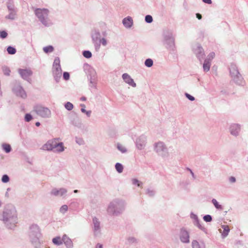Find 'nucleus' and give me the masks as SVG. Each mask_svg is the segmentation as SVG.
<instances>
[{
    "instance_id": "obj_1",
    "label": "nucleus",
    "mask_w": 248,
    "mask_h": 248,
    "mask_svg": "<svg viewBox=\"0 0 248 248\" xmlns=\"http://www.w3.org/2000/svg\"><path fill=\"white\" fill-rule=\"evenodd\" d=\"M48 10L46 9H37L35 14L40 20L45 25H46V19L47 17Z\"/></svg>"
},
{
    "instance_id": "obj_2",
    "label": "nucleus",
    "mask_w": 248,
    "mask_h": 248,
    "mask_svg": "<svg viewBox=\"0 0 248 248\" xmlns=\"http://www.w3.org/2000/svg\"><path fill=\"white\" fill-rule=\"evenodd\" d=\"M34 110L38 115L43 118L49 117L51 115V111L47 108L37 106Z\"/></svg>"
},
{
    "instance_id": "obj_3",
    "label": "nucleus",
    "mask_w": 248,
    "mask_h": 248,
    "mask_svg": "<svg viewBox=\"0 0 248 248\" xmlns=\"http://www.w3.org/2000/svg\"><path fill=\"white\" fill-rule=\"evenodd\" d=\"M52 71L54 74L56 76H61L62 74V69L60 65V60L59 58H56L53 64Z\"/></svg>"
},
{
    "instance_id": "obj_4",
    "label": "nucleus",
    "mask_w": 248,
    "mask_h": 248,
    "mask_svg": "<svg viewBox=\"0 0 248 248\" xmlns=\"http://www.w3.org/2000/svg\"><path fill=\"white\" fill-rule=\"evenodd\" d=\"M58 140L57 139H53L48 140L46 144H45L42 149L44 150L50 151L55 148L56 146V141Z\"/></svg>"
},
{
    "instance_id": "obj_5",
    "label": "nucleus",
    "mask_w": 248,
    "mask_h": 248,
    "mask_svg": "<svg viewBox=\"0 0 248 248\" xmlns=\"http://www.w3.org/2000/svg\"><path fill=\"white\" fill-rule=\"evenodd\" d=\"M18 72L22 77V78L24 79H27L29 77H30L32 74V72L30 69H19L18 70Z\"/></svg>"
},
{
    "instance_id": "obj_6",
    "label": "nucleus",
    "mask_w": 248,
    "mask_h": 248,
    "mask_svg": "<svg viewBox=\"0 0 248 248\" xmlns=\"http://www.w3.org/2000/svg\"><path fill=\"white\" fill-rule=\"evenodd\" d=\"M180 239L184 243H188L189 242V236L188 232L185 230L182 229L181 231Z\"/></svg>"
},
{
    "instance_id": "obj_7",
    "label": "nucleus",
    "mask_w": 248,
    "mask_h": 248,
    "mask_svg": "<svg viewBox=\"0 0 248 248\" xmlns=\"http://www.w3.org/2000/svg\"><path fill=\"white\" fill-rule=\"evenodd\" d=\"M123 78L125 82L127 83L132 87L136 86V83L134 82L133 79L127 74H124L123 75Z\"/></svg>"
},
{
    "instance_id": "obj_8",
    "label": "nucleus",
    "mask_w": 248,
    "mask_h": 248,
    "mask_svg": "<svg viewBox=\"0 0 248 248\" xmlns=\"http://www.w3.org/2000/svg\"><path fill=\"white\" fill-rule=\"evenodd\" d=\"M123 23L125 27L130 28L133 25V20L131 17L128 16L123 19Z\"/></svg>"
},
{
    "instance_id": "obj_9",
    "label": "nucleus",
    "mask_w": 248,
    "mask_h": 248,
    "mask_svg": "<svg viewBox=\"0 0 248 248\" xmlns=\"http://www.w3.org/2000/svg\"><path fill=\"white\" fill-rule=\"evenodd\" d=\"M221 228L223 229V231H221V229H220V232L222 233V235L225 237H226L230 232V228L229 226L224 225L221 226Z\"/></svg>"
},
{
    "instance_id": "obj_10",
    "label": "nucleus",
    "mask_w": 248,
    "mask_h": 248,
    "mask_svg": "<svg viewBox=\"0 0 248 248\" xmlns=\"http://www.w3.org/2000/svg\"><path fill=\"white\" fill-rule=\"evenodd\" d=\"M66 192V190L63 188H61L60 190L57 189H53L51 193L55 196H62L63 194H65Z\"/></svg>"
},
{
    "instance_id": "obj_11",
    "label": "nucleus",
    "mask_w": 248,
    "mask_h": 248,
    "mask_svg": "<svg viewBox=\"0 0 248 248\" xmlns=\"http://www.w3.org/2000/svg\"><path fill=\"white\" fill-rule=\"evenodd\" d=\"M239 130L240 127L238 124H233L231 127V133L232 135H236Z\"/></svg>"
},
{
    "instance_id": "obj_12",
    "label": "nucleus",
    "mask_w": 248,
    "mask_h": 248,
    "mask_svg": "<svg viewBox=\"0 0 248 248\" xmlns=\"http://www.w3.org/2000/svg\"><path fill=\"white\" fill-rule=\"evenodd\" d=\"M62 243L63 242L66 245L70 247L72 245V242L71 240L66 236V235H64L62 239Z\"/></svg>"
},
{
    "instance_id": "obj_13",
    "label": "nucleus",
    "mask_w": 248,
    "mask_h": 248,
    "mask_svg": "<svg viewBox=\"0 0 248 248\" xmlns=\"http://www.w3.org/2000/svg\"><path fill=\"white\" fill-rule=\"evenodd\" d=\"M56 149V151L58 152H62L64 150V146L63 145V143H58V141H56V146L55 147V148Z\"/></svg>"
},
{
    "instance_id": "obj_14",
    "label": "nucleus",
    "mask_w": 248,
    "mask_h": 248,
    "mask_svg": "<svg viewBox=\"0 0 248 248\" xmlns=\"http://www.w3.org/2000/svg\"><path fill=\"white\" fill-rule=\"evenodd\" d=\"M210 62L208 61L207 60H205L204 61L203 68L204 71H208L210 69Z\"/></svg>"
},
{
    "instance_id": "obj_15",
    "label": "nucleus",
    "mask_w": 248,
    "mask_h": 248,
    "mask_svg": "<svg viewBox=\"0 0 248 248\" xmlns=\"http://www.w3.org/2000/svg\"><path fill=\"white\" fill-rule=\"evenodd\" d=\"M53 243L57 245H60L62 244V239L60 237H56L52 239Z\"/></svg>"
},
{
    "instance_id": "obj_16",
    "label": "nucleus",
    "mask_w": 248,
    "mask_h": 248,
    "mask_svg": "<svg viewBox=\"0 0 248 248\" xmlns=\"http://www.w3.org/2000/svg\"><path fill=\"white\" fill-rule=\"evenodd\" d=\"M212 203L214 205V206L216 207V208L217 209L219 210H222L223 208L221 205L219 204V203L217 202V201L216 199H213Z\"/></svg>"
},
{
    "instance_id": "obj_17",
    "label": "nucleus",
    "mask_w": 248,
    "mask_h": 248,
    "mask_svg": "<svg viewBox=\"0 0 248 248\" xmlns=\"http://www.w3.org/2000/svg\"><path fill=\"white\" fill-rule=\"evenodd\" d=\"M164 149V145L162 143L159 142L156 145V152H159L160 151H163Z\"/></svg>"
},
{
    "instance_id": "obj_18",
    "label": "nucleus",
    "mask_w": 248,
    "mask_h": 248,
    "mask_svg": "<svg viewBox=\"0 0 248 248\" xmlns=\"http://www.w3.org/2000/svg\"><path fill=\"white\" fill-rule=\"evenodd\" d=\"M53 50H54V48H53V46H46L43 48L44 51L46 53H47L49 52H51L53 51Z\"/></svg>"
},
{
    "instance_id": "obj_19",
    "label": "nucleus",
    "mask_w": 248,
    "mask_h": 248,
    "mask_svg": "<svg viewBox=\"0 0 248 248\" xmlns=\"http://www.w3.org/2000/svg\"><path fill=\"white\" fill-rule=\"evenodd\" d=\"M115 168L116 170L120 173L123 171V167L121 164L119 163H116L115 165Z\"/></svg>"
},
{
    "instance_id": "obj_20",
    "label": "nucleus",
    "mask_w": 248,
    "mask_h": 248,
    "mask_svg": "<svg viewBox=\"0 0 248 248\" xmlns=\"http://www.w3.org/2000/svg\"><path fill=\"white\" fill-rule=\"evenodd\" d=\"M7 50L8 53L10 54H14L16 52V49L14 47L12 46H9L7 48Z\"/></svg>"
},
{
    "instance_id": "obj_21",
    "label": "nucleus",
    "mask_w": 248,
    "mask_h": 248,
    "mask_svg": "<svg viewBox=\"0 0 248 248\" xmlns=\"http://www.w3.org/2000/svg\"><path fill=\"white\" fill-rule=\"evenodd\" d=\"M153 62L151 59H147L145 62V64L147 67H151L153 65Z\"/></svg>"
},
{
    "instance_id": "obj_22",
    "label": "nucleus",
    "mask_w": 248,
    "mask_h": 248,
    "mask_svg": "<svg viewBox=\"0 0 248 248\" xmlns=\"http://www.w3.org/2000/svg\"><path fill=\"white\" fill-rule=\"evenodd\" d=\"M2 147L6 153L10 152L11 149L10 145L7 144H3Z\"/></svg>"
},
{
    "instance_id": "obj_23",
    "label": "nucleus",
    "mask_w": 248,
    "mask_h": 248,
    "mask_svg": "<svg viewBox=\"0 0 248 248\" xmlns=\"http://www.w3.org/2000/svg\"><path fill=\"white\" fill-rule=\"evenodd\" d=\"M65 108L68 110H71L73 108V105L70 102H67L65 105Z\"/></svg>"
},
{
    "instance_id": "obj_24",
    "label": "nucleus",
    "mask_w": 248,
    "mask_h": 248,
    "mask_svg": "<svg viewBox=\"0 0 248 248\" xmlns=\"http://www.w3.org/2000/svg\"><path fill=\"white\" fill-rule=\"evenodd\" d=\"M83 55L86 58H90L92 57V53L89 51H84Z\"/></svg>"
},
{
    "instance_id": "obj_25",
    "label": "nucleus",
    "mask_w": 248,
    "mask_h": 248,
    "mask_svg": "<svg viewBox=\"0 0 248 248\" xmlns=\"http://www.w3.org/2000/svg\"><path fill=\"white\" fill-rule=\"evenodd\" d=\"M117 148L122 153H125L126 151L125 147L120 144H118Z\"/></svg>"
},
{
    "instance_id": "obj_26",
    "label": "nucleus",
    "mask_w": 248,
    "mask_h": 248,
    "mask_svg": "<svg viewBox=\"0 0 248 248\" xmlns=\"http://www.w3.org/2000/svg\"><path fill=\"white\" fill-rule=\"evenodd\" d=\"M215 54L214 52H211L210 53L209 55L208 56L206 60H207L209 62H211V60L215 57Z\"/></svg>"
},
{
    "instance_id": "obj_27",
    "label": "nucleus",
    "mask_w": 248,
    "mask_h": 248,
    "mask_svg": "<svg viewBox=\"0 0 248 248\" xmlns=\"http://www.w3.org/2000/svg\"><path fill=\"white\" fill-rule=\"evenodd\" d=\"M1 180L3 183H7L9 181V178L8 175H4L2 177Z\"/></svg>"
},
{
    "instance_id": "obj_28",
    "label": "nucleus",
    "mask_w": 248,
    "mask_h": 248,
    "mask_svg": "<svg viewBox=\"0 0 248 248\" xmlns=\"http://www.w3.org/2000/svg\"><path fill=\"white\" fill-rule=\"evenodd\" d=\"M145 21L147 23H151L153 21V18L152 16L147 15L145 16Z\"/></svg>"
},
{
    "instance_id": "obj_29",
    "label": "nucleus",
    "mask_w": 248,
    "mask_h": 248,
    "mask_svg": "<svg viewBox=\"0 0 248 248\" xmlns=\"http://www.w3.org/2000/svg\"><path fill=\"white\" fill-rule=\"evenodd\" d=\"M193 248H200V245L199 243L196 241L194 240L192 243Z\"/></svg>"
},
{
    "instance_id": "obj_30",
    "label": "nucleus",
    "mask_w": 248,
    "mask_h": 248,
    "mask_svg": "<svg viewBox=\"0 0 248 248\" xmlns=\"http://www.w3.org/2000/svg\"><path fill=\"white\" fill-rule=\"evenodd\" d=\"M18 95H20L22 98L26 97V93L23 90H20Z\"/></svg>"
},
{
    "instance_id": "obj_31",
    "label": "nucleus",
    "mask_w": 248,
    "mask_h": 248,
    "mask_svg": "<svg viewBox=\"0 0 248 248\" xmlns=\"http://www.w3.org/2000/svg\"><path fill=\"white\" fill-rule=\"evenodd\" d=\"M7 36V33L5 31H0V37L1 38H5Z\"/></svg>"
},
{
    "instance_id": "obj_32",
    "label": "nucleus",
    "mask_w": 248,
    "mask_h": 248,
    "mask_svg": "<svg viewBox=\"0 0 248 248\" xmlns=\"http://www.w3.org/2000/svg\"><path fill=\"white\" fill-rule=\"evenodd\" d=\"M203 219L206 222H210L212 220V217L210 215H206L203 217Z\"/></svg>"
},
{
    "instance_id": "obj_33",
    "label": "nucleus",
    "mask_w": 248,
    "mask_h": 248,
    "mask_svg": "<svg viewBox=\"0 0 248 248\" xmlns=\"http://www.w3.org/2000/svg\"><path fill=\"white\" fill-rule=\"evenodd\" d=\"M68 209V207L66 205H64L60 208V211L62 213H64Z\"/></svg>"
},
{
    "instance_id": "obj_34",
    "label": "nucleus",
    "mask_w": 248,
    "mask_h": 248,
    "mask_svg": "<svg viewBox=\"0 0 248 248\" xmlns=\"http://www.w3.org/2000/svg\"><path fill=\"white\" fill-rule=\"evenodd\" d=\"M25 120L27 122H29L32 119V116L29 114H27L25 117Z\"/></svg>"
},
{
    "instance_id": "obj_35",
    "label": "nucleus",
    "mask_w": 248,
    "mask_h": 248,
    "mask_svg": "<svg viewBox=\"0 0 248 248\" xmlns=\"http://www.w3.org/2000/svg\"><path fill=\"white\" fill-rule=\"evenodd\" d=\"M63 76V78L65 80L69 79V77H70L69 74L68 72H64Z\"/></svg>"
},
{
    "instance_id": "obj_36",
    "label": "nucleus",
    "mask_w": 248,
    "mask_h": 248,
    "mask_svg": "<svg viewBox=\"0 0 248 248\" xmlns=\"http://www.w3.org/2000/svg\"><path fill=\"white\" fill-rule=\"evenodd\" d=\"M3 72H4V73L5 75H9L10 73V70L8 68H5L3 69Z\"/></svg>"
},
{
    "instance_id": "obj_37",
    "label": "nucleus",
    "mask_w": 248,
    "mask_h": 248,
    "mask_svg": "<svg viewBox=\"0 0 248 248\" xmlns=\"http://www.w3.org/2000/svg\"><path fill=\"white\" fill-rule=\"evenodd\" d=\"M186 95L187 97V98H188L191 101H193L195 99V98L193 96L190 95V94H189L188 93H186Z\"/></svg>"
},
{
    "instance_id": "obj_38",
    "label": "nucleus",
    "mask_w": 248,
    "mask_h": 248,
    "mask_svg": "<svg viewBox=\"0 0 248 248\" xmlns=\"http://www.w3.org/2000/svg\"><path fill=\"white\" fill-rule=\"evenodd\" d=\"M133 184L134 185H137L138 186H140V184L139 181L137 179H133Z\"/></svg>"
},
{
    "instance_id": "obj_39",
    "label": "nucleus",
    "mask_w": 248,
    "mask_h": 248,
    "mask_svg": "<svg viewBox=\"0 0 248 248\" xmlns=\"http://www.w3.org/2000/svg\"><path fill=\"white\" fill-rule=\"evenodd\" d=\"M101 42L103 46H106L107 44V41L105 38H102L101 40Z\"/></svg>"
},
{
    "instance_id": "obj_40",
    "label": "nucleus",
    "mask_w": 248,
    "mask_h": 248,
    "mask_svg": "<svg viewBox=\"0 0 248 248\" xmlns=\"http://www.w3.org/2000/svg\"><path fill=\"white\" fill-rule=\"evenodd\" d=\"M93 222H94V224L95 229V230L98 229L99 228V224L97 223V221H96V222H95L94 219L93 220Z\"/></svg>"
},
{
    "instance_id": "obj_41",
    "label": "nucleus",
    "mask_w": 248,
    "mask_h": 248,
    "mask_svg": "<svg viewBox=\"0 0 248 248\" xmlns=\"http://www.w3.org/2000/svg\"><path fill=\"white\" fill-rule=\"evenodd\" d=\"M230 181L231 183H234L235 182V178L234 177H231L230 178Z\"/></svg>"
},
{
    "instance_id": "obj_42",
    "label": "nucleus",
    "mask_w": 248,
    "mask_h": 248,
    "mask_svg": "<svg viewBox=\"0 0 248 248\" xmlns=\"http://www.w3.org/2000/svg\"><path fill=\"white\" fill-rule=\"evenodd\" d=\"M202 1L206 3L211 4L212 0H202Z\"/></svg>"
},
{
    "instance_id": "obj_43",
    "label": "nucleus",
    "mask_w": 248,
    "mask_h": 248,
    "mask_svg": "<svg viewBox=\"0 0 248 248\" xmlns=\"http://www.w3.org/2000/svg\"><path fill=\"white\" fill-rule=\"evenodd\" d=\"M81 106L83 107L82 108H81V111L83 112H86V111L85 109V106L84 105H82Z\"/></svg>"
},
{
    "instance_id": "obj_44",
    "label": "nucleus",
    "mask_w": 248,
    "mask_h": 248,
    "mask_svg": "<svg viewBox=\"0 0 248 248\" xmlns=\"http://www.w3.org/2000/svg\"><path fill=\"white\" fill-rule=\"evenodd\" d=\"M196 16L199 19H202V15L199 13L196 14Z\"/></svg>"
},
{
    "instance_id": "obj_45",
    "label": "nucleus",
    "mask_w": 248,
    "mask_h": 248,
    "mask_svg": "<svg viewBox=\"0 0 248 248\" xmlns=\"http://www.w3.org/2000/svg\"><path fill=\"white\" fill-rule=\"evenodd\" d=\"M78 143L79 144H81L82 143V142H83V141L81 139H78V140H77V141Z\"/></svg>"
},
{
    "instance_id": "obj_46",
    "label": "nucleus",
    "mask_w": 248,
    "mask_h": 248,
    "mask_svg": "<svg viewBox=\"0 0 248 248\" xmlns=\"http://www.w3.org/2000/svg\"><path fill=\"white\" fill-rule=\"evenodd\" d=\"M96 248H102V246L100 244H97L96 246Z\"/></svg>"
},
{
    "instance_id": "obj_47",
    "label": "nucleus",
    "mask_w": 248,
    "mask_h": 248,
    "mask_svg": "<svg viewBox=\"0 0 248 248\" xmlns=\"http://www.w3.org/2000/svg\"><path fill=\"white\" fill-rule=\"evenodd\" d=\"M80 99H81V100L84 101H85L86 100V98L85 97H82Z\"/></svg>"
},
{
    "instance_id": "obj_48",
    "label": "nucleus",
    "mask_w": 248,
    "mask_h": 248,
    "mask_svg": "<svg viewBox=\"0 0 248 248\" xmlns=\"http://www.w3.org/2000/svg\"><path fill=\"white\" fill-rule=\"evenodd\" d=\"M137 146L140 149H141L142 148V145H139L138 143H137Z\"/></svg>"
},
{
    "instance_id": "obj_49",
    "label": "nucleus",
    "mask_w": 248,
    "mask_h": 248,
    "mask_svg": "<svg viewBox=\"0 0 248 248\" xmlns=\"http://www.w3.org/2000/svg\"><path fill=\"white\" fill-rule=\"evenodd\" d=\"M86 113L88 116H90L91 114V111H86Z\"/></svg>"
},
{
    "instance_id": "obj_50",
    "label": "nucleus",
    "mask_w": 248,
    "mask_h": 248,
    "mask_svg": "<svg viewBox=\"0 0 248 248\" xmlns=\"http://www.w3.org/2000/svg\"><path fill=\"white\" fill-rule=\"evenodd\" d=\"M35 125L37 126H39L40 125V124L39 122H36V124H35Z\"/></svg>"
},
{
    "instance_id": "obj_51",
    "label": "nucleus",
    "mask_w": 248,
    "mask_h": 248,
    "mask_svg": "<svg viewBox=\"0 0 248 248\" xmlns=\"http://www.w3.org/2000/svg\"><path fill=\"white\" fill-rule=\"evenodd\" d=\"M74 192H75V193H77V192H78V190H74Z\"/></svg>"
},
{
    "instance_id": "obj_52",
    "label": "nucleus",
    "mask_w": 248,
    "mask_h": 248,
    "mask_svg": "<svg viewBox=\"0 0 248 248\" xmlns=\"http://www.w3.org/2000/svg\"><path fill=\"white\" fill-rule=\"evenodd\" d=\"M191 173L192 175L193 176H194V174H193V173L192 172V171H191Z\"/></svg>"
}]
</instances>
